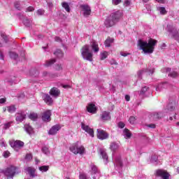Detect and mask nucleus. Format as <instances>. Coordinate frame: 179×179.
I'll return each mask as SVG.
<instances>
[{
    "instance_id": "f257e3e1",
    "label": "nucleus",
    "mask_w": 179,
    "mask_h": 179,
    "mask_svg": "<svg viewBox=\"0 0 179 179\" xmlns=\"http://www.w3.org/2000/svg\"><path fill=\"white\" fill-rule=\"evenodd\" d=\"M157 44V41L150 38L148 41H138V47L142 50V54L145 55H150L155 51V47Z\"/></svg>"
},
{
    "instance_id": "f03ea898",
    "label": "nucleus",
    "mask_w": 179,
    "mask_h": 179,
    "mask_svg": "<svg viewBox=\"0 0 179 179\" xmlns=\"http://www.w3.org/2000/svg\"><path fill=\"white\" fill-rule=\"evenodd\" d=\"M122 16V13L120 10H117L113 13H112L109 17H108L104 22L106 27H113L115 24L120 22V19H121Z\"/></svg>"
},
{
    "instance_id": "7ed1b4c3",
    "label": "nucleus",
    "mask_w": 179,
    "mask_h": 179,
    "mask_svg": "<svg viewBox=\"0 0 179 179\" xmlns=\"http://www.w3.org/2000/svg\"><path fill=\"white\" fill-rule=\"evenodd\" d=\"M166 31L169 33V36L174 38L177 41H179V32L177 28L173 25V24H169L166 28Z\"/></svg>"
},
{
    "instance_id": "20e7f679",
    "label": "nucleus",
    "mask_w": 179,
    "mask_h": 179,
    "mask_svg": "<svg viewBox=\"0 0 179 179\" xmlns=\"http://www.w3.org/2000/svg\"><path fill=\"white\" fill-rule=\"evenodd\" d=\"M89 48L90 47L87 45L83 47L82 51H81V55L83 59H86V61L92 62L93 61V53L90 52V50Z\"/></svg>"
},
{
    "instance_id": "39448f33",
    "label": "nucleus",
    "mask_w": 179,
    "mask_h": 179,
    "mask_svg": "<svg viewBox=\"0 0 179 179\" xmlns=\"http://www.w3.org/2000/svg\"><path fill=\"white\" fill-rule=\"evenodd\" d=\"M17 167L15 166H10L8 167L6 169L3 171V173L6 177L8 178H13L15 177V174H17L19 172L17 171Z\"/></svg>"
},
{
    "instance_id": "423d86ee",
    "label": "nucleus",
    "mask_w": 179,
    "mask_h": 179,
    "mask_svg": "<svg viewBox=\"0 0 179 179\" xmlns=\"http://www.w3.org/2000/svg\"><path fill=\"white\" fill-rule=\"evenodd\" d=\"M70 150L72 153H74V155H83V153H85V147L82 145L79 146V142H77L71 145Z\"/></svg>"
},
{
    "instance_id": "0eeeda50",
    "label": "nucleus",
    "mask_w": 179,
    "mask_h": 179,
    "mask_svg": "<svg viewBox=\"0 0 179 179\" xmlns=\"http://www.w3.org/2000/svg\"><path fill=\"white\" fill-rule=\"evenodd\" d=\"M80 8L83 12L84 17H89L92 15V8L88 4H81Z\"/></svg>"
},
{
    "instance_id": "6e6552de",
    "label": "nucleus",
    "mask_w": 179,
    "mask_h": 179,
    "mask_svg": "<svg viewBox=\"0 0 179 179\" xmlns=\"http://www.w3.org/2000/svg\"><path fill=\"white\" fill-rule=\"evenodd\" d=\"M155 73V68L152 67V68H149L145 70H141L137 73V75L139 78V79H142V75L143 74H146V75H149V76L153 75V73Z\"/></svg>"
},
{
    "instance_id": "1a4fd4ad",
    "label": "nucleus",
    "mask_w": 179,
    "mask_h": 179,
    "mask_svg": "<svg viewBox=\"0 0 179 179\" xmlns=\"http://www.w3.org/2000/svg\"><path fill=\"white\" fill-rule=\"evenodd\" d=\"M81 128L83 131L87 132V134H89L90 136L92 138H94V131L93 129L90 128L89 125L85 124V122H81Z\"/></svg>"
},
{
    "instance_id": "9d476101",
    "label": "nucleus",
    "mask_w": 179,
    "mask_h": 179,
    "mask_svg": "<svg viewBox=\"0 0 179 179\" xmlns=\"http://www.w3.org/2000/svg\"><path fill=\"white\" fill-rule=\"evenodd\" d=\"M155 175L157 177H161L162 179H169L170 178V173L166 171L163 169H158L155 171Z\"/></svg>"
},
{
    "instance_id": "9b49d317",
    "label": "nucleus",
    "mask_w": 179,
    "mask_h": 179,
    "mask_svg": "<svg viewBox=\"0 0 179 179\" xmlns=\"http://www.w3.org/2000/svg\"><path fill=\"white\" fill-rule=\"evenodd\" d=\"M97 138L101 139V141H104V139L108 138V134L101 129H98L96 130Z\"/></svg>"
},
{
    "instance_id": "f8f14e48",
    "label": "nucleus",
    "mask_w": 179,
    "mask_h": 179,
    "mask_svg": "<svg viewBox=\"0 0 179 179\" xmlns=\"http://www.w3.org/2000/svg\"><path fill=\"white\" fill-rule=\"evenodd\" d=\"M26 120V113L24 111H20L15 114V121L17 124L23 122Z\"/></svg>"
},
{
    "instance_id": "ddd939ff",
    "label": "nucleus",
    "mask_w": 179,
    "mask_h": 179,
    "mask_svg": "<svg viewBox=\"0 0 179 179\" xmlns=\"http://www.w3.org/2000/svg\"><path fill=\"white\" fill-rule=\"evenodd\" d=\"M90 169H91V174L92 176H93L94 179L97 178V177H100V171L99 170V168L96 166V165L92 164L90 165Z\"/></svg>"
},
{
    "instance_id": "4468645a",
    "label": "nucleus",
    "mask_w": 179,
    "mask_h": 179,
    "mask_svg": "<svg viewBox=\"0 0 179 179\" xmlns=\"http://www.w3.org/2000/svg\"><path fill=\"white\" fill-rule=\"evenodd\" d=\"M10 146H11V148H13V149H19L24 146V143L23 141L16 140L14 141H10Z\"/></svg>"
},
{
    "instance_id": "2eb2a0df",
    "label": "nucleus",
    "mask_w": 179,
    "mask_h": 179,
    "mask_svg": "<svg viewBox=\"0 0 179 179\" xmlns=\"http://www.w3.org/2000/svg\"><path fill=\"white\" fill-rule=\"evenodd\" d=\"M115 167L117 170H121L122 169V161L121 160V156L118 155L115 157Z\"/></svg>"
},
{
    "instance_id": "dca6fc26",
    "label": "nucleus",
    "mask_w": 179,
    "mask_h": 179,
    "mask_svg": "<svg viewBox=\"0 0 179 179\" xmlns=\"http://www.w3.org/2000/svg\"><path fill=\"white\" fill-rule=\"evenodd\" d=\"M150 89L148 86H143L141 88V90L139 93V97L140 99H143V97H146L148 96V93H150L149 92Z\"/></svg>"
},
{
    "instance_id": "f3484780",
    "label": "nucleus",
    "mask_w": 179,
    "mask_h": 179,
    "mask_svg": "<svg viewBox=\"0 0 179 179\" xmlns=\"http://www.w3.org/2000/svg\"><path fill=\"white\" fill-rule=\"evenodd\" d=\"M42 120L44 122H50L51 121V110H46L42 115Z\"/></svg>"
},
{
    "instance_id": "a211bd4d",
    "label": "nucleus",
    "mask_w": 179,
    "mask_h": 179,
    "mask_svg": "<svg viewBox=\"0 0 179 179\" xmlns=\"http://www.w3.org/2000/svg\"><path fill=\"white\" fill-rule=\"evenodd\" d=\"M163 117V113L162 112H152L150 114V120H154L155 121H157V120H160Z\"/></svg>"
},
{
    "instance_id": "6ab92c4d",
    "label": "nucleus",
    "mask_w": 179,
    "mask_h": 179,
    "mask_svg": "<svg viewBox=\"0 0 179 179\" xmlns=\"http://www.w3.org/2000/svg\"><path fill=\"white\" fill-rule=\"evenodd\" d=\"M99 153H100V156H101L103 162H105V164H107V163H108V155H107V152H106V150H104L103 148H100Z\"/></svg>"
},
{
    "instance_id": "aec40b11",
    "label": "nucleus",
    "mask_w": 179,
    "mask_h": 179,
    "mask_svg": "<svg viewBox=\"0 0 179 179\" xmlns=\"http://www.w3.org/2000/svg\"><path fill=\"white\" fill-rule=\"evenodd\" d=\"M59 129H61V126L59 124H55L51 127L48 131V134L49 135H56Z\"/></svg>"
},
{
    "instance_id": "412c9836",
    "label": "nucleus",
    "mask_w": 179,
    "mask_h": 179,
    "mask_svg": "<svg viewBox=\"0 0 179 179\" xmlns=\"http://www.w3.org/2000/svg\"><path fill=\"white\" fill-rule=\"evenodd\" d=\"M43 99L44 100L45 103H46V104H48V106H51V104L54 103L52 98H51V96L48 94H44L43 95Z\"/></svg>"
},
{
    "instance_id": "4be33fe9",
    "label": "nucleus",
    "mask_w": 179,
    "mask_h": 179,
    "mask_svg": "<svg viewBox=\"0 0 179 179\" xmlns=\"http://www.w3.org/2000/svg\"><path fill=\"white\" fill-rule=\"evenodd\" d=\"M50 94L52 96V97H58L59 94H61V91L57 87H53L50 91Z\"/></svg>"
},
{
    "instance_id": "5701e85b",
    "label": "nucleus",
    "mask_w": 179,
    "mask_h": 179,
    "mask_svg": "<svg viewBox=\"0 0 179 179\" xmlns=\"http://www.w3.org/2000/svg\"><path fill=\"white\" fill-rule=\"evenodd\" d=\"M101 119L102 121H109L111 120V115H110V112L103 111L101 115Z\"/></svg>"
},
{
    "instance_id": "b1692460",
    "label": "nucleus",
    "mask_w": 179,
    "mask_h": 179,
    "mask_svg": "<svg viewBox=\"0 0 179 179\" xmlns=\"http://www.w3.org/2000/svg\"><path fill=\"white\" fill-rule=\"evenodd\" d=\"M87 110L88 111V113L94 114L96 113V111H97V108H96V105H94V103H90L87 107Z\"/></svg>"
},
{
    "instance_id": "393cba45",
    "label": "nucleus",
    "mask_w": 179,
    "mask_h": 179,
    "mask_svg": "<svg viewBox=\"0 0 179 179\" xmlns=\"http://www.w3.org/2000/svg\"><path fill=\"white\" fill-rule=\"evenodd\" d=\"M25 170L28 172V174H29L30 177H31L32 178H34V177H36V169L34 168L28 166L25 169Z\"/></svg>"
},
{
    "instance_id": "a878e982",
    "label": "nucleus",
    "mask_w": 179,
    "mask_h": 179,
    "mask_svg": "<svg viewBox=\"0 0 179 179\" xmlns=\"http://www.w3.org/2000/svg\"><path fill=\"white\" fill-rule=\"evenodd\" d=\"M176 107H177V102L173 101L168 104V106H166V108L168 111L171 112L176 110Z\"/></svg>"
},
{
    "instance_id": "bb28decb",
    "label": "nucleus",
    "mask_w": 179,
    "mask_h": 179,
    "mask_svg": "<svg viewBox=\"0 0 179 179\" xmlns=\"http://www.w3.org/2000/svg\"><path fill=\"white\" fill-rule=\"evenodd\" d=\"M120 148V143L114 141L110 143V149L112 150V152H115V150H117V149Z\"/></svg>"
},
{
    "instance_id": "cd10ccee",
    "label": "nucleus",
    "mask_w": 179,
    "mask_h": 179,
    "mask_svg": "<svg viewBox=\"0 0 179 179\" xmlns=\"http://www.w3.org/2000/svg\"><path fill=\"white\" fill-rule=\"evenodd\" d=\"M123 136L125 138V139H129L131 138V136H132V133H131L129 129L125 128L123 130Z\"/></svg>"
},
{
    "instance_id": "c85d7f7f",
    "label": "nucleus",
    "mask_w": 179,
    "mask_h": 179,
    "mask_svg": "<svg viewBox=\"0 0 179 179\" xmlns=\"http://www.w3.org/2000/svg\"><path fill=\"white\" fill-rule=\"evenodd\" d=\"M91 47L94 52H99V51H100V48H99V44H97V42L94 41L92 42Z\"/></svg>"
},
{
    "instance_id": "c756f323",
    "label": "nucleus",
    "mask_w": 179,
    "mask_h": 179,
    "mask_svg": "<svg viewBox=\"0 0 179 179\" xmlns=\"http://www.w3.org/2000/svg\"><path fill=\"white\" fill-rule=\"evenodd\" d=\"M166 87H167V83H162L157 86L156 90L157 92H161V90L166 89Z\"/></svg>"
},
{
    "instance_id": "7c9ffc66",
    "label": "nucleus",
    "mask_w": 179,
    "mask_h": 179,
    "mask_svg": "<svg viewBox=\"0 0 179 179\" xmlns=\"http://www.w3.org/2000/svg\"><path fill=\"white\" fill-rule=\"evenodd\" d=\"M113 43H114V38L108 37L104 42L105 47H111V44H113Z\"/></svg>"
},
{
    "instance_id": "2f4dec72",
    "label": "nucleus",
    "mask_w": 179,
    "mask_h": 179,
    "mask_svg": "<svg viewBox=\"0 0 179 179\" xmlns=\"http://www.w3.org/2000/svg\"><path fill=\"white\" fill-rule=\"evenodd\" d=\"M157 160H159V157L157 155L154 154L150 159V163H152V164H157Z\"/></svg>"
},
{
    "instance_id": "473e14b6",
    "label": "nucleus",
    "mask_w": 179,
    "mask_h": 179,
    "mask_svg": "<svg viewBox=\"0 0 179 179\" xmlns=\"http://www.w3.org/2000/svg\"><path fill=\"white\" fill-rule=\"evenodd\" d=\"M29 75L31 76H34L35 78L40 75V71L36 69H31L29 71Z\"/></svg>"
},
{
    "instance_id": "72a5a7b5",
    "label": "nucleus",
    "mask_w": 179,
    "mask_h": 179,
    "mask_svg": "<svg viewBox=\"0 0 179 179\" xmlns=\"http://www.w3.org/2000/svg\"><path fill=\"white\" fill-rule=\"evenodd\" d=\"M24 130L26 131V132L29 134V135H31V134H33V127H31L30 124H25Z\"/></svg>"
},
{
    "instance_id": "f704fd0d",
    "label": "nucleus",
    "mask_w": 179,
    "mask_h": 179,
    "mask_svg": "<svg viewBox=\"0 0 179 179\" xmlns=\"http://www.w3.org/2000/svg\"><path fill=\"white\" fill-rule=\"evenodd\" d=\"M54 54L56 57H57V58H62V57H64V52L60 49L56 50Z\"/></svg>"
},
{
    "instance_id": "c9c22d12",
    "label": "nucleus",
    "mask_w": 179,
    "mask_h": 179,
    "mask_svg": "<svg viewBox=\"0 0 179 179\" xmlns=\"http://www.w3.org/2000/svg\"><path fill=\"white\" fill-rule=\"evenodd\" d=\"M55 62H57V60H55V59H52L50 60H47L43 65L44 66H51V65L55 64Z\"/></svg>"
},
{
    "instance_id": "e433bc0d",
    "label": "nucleus",
    "mask_w": 179,
    "mask_h": 179,
    "mask_svg": "<svg viewBox=\"0 0 179 179\" xmlns=\"http://www.w3.org/2000/svg\"><path fill=\"white\" fill-rule=\"evenodd\" d=\"M62 6L65 9L66 12H71V7H69V4L66 2L62 3Z\"/></svg>"
},
{
    "instance_id": "4c0bfd02",
    "label": "nucleus",
    "mask_w": 179,
    "mask_h": 179,
    "mask_svg": "<svg viewBox=\"0 0 179 179\" xmlns=\"http://www.w3.org/2000/svg\"><path fill=\"white\" fill-rule=\"evenodd\" d=\"M41 150H42V153H44V155H46V156H50L51 153L47 146H43Z\"/></svg>"
},
{
    "instance_id": "58836bf2",
    "label": "nucleus",
    "mask_w": 179,
    "mask_h": 179,
    "mask_svg": "<svg viewBox=\"0 0 179 179\" xmlns=\"http://www.w3.org/2000/svg\"><path fill=\"white\" fill-rule=\"evenodd\" d=\"M7 111H8L10 114H13V113L16 111V107H15V105L8 106Z\"/></svg>"
},
{
    "instance_id": "ea45409f",
    "label": "nucleus",
    "mask_w": 179,
    "mask_h": 179,
    "mask_svg": "<svg viewBox=\"0 0 179 179\" xmlns=\"http://www.w3.org/2000/svg\"><path fill=\"white\" fill-rule=\"evenodd\" d=\"M157 10H159L160 15H166V13H167V10H166V8L164 7H160L158 6L157 8Z\"/></svg>"
},
{
    "instance_id": "a19ab883",
    "label": "nucleus",
    "mask_w": 179,
    "mask_h": 179,
    "mask_svg": "<svg viewBox=\"0 0 179 179\" xmlns=\"http://www.w3.org/2000/svg\"><path fill=\"white\" fill-rule=\"evenodd\" d=\"M29 118L32 121H36V120L38 118V115H37V113H31L29 114Z\"/></svg>"
},
{
    "instance_id": "79ce46f5",
    "label": "nucleus",
    "mask_w": 179,
    "mask_h": 179,
    "mask_svg": "<svg viewBox=\"0 0 179 179\" xmlns=\"http://www.w3.org/2000/svg\"><path fill=\"white\" fill-rule=\"evenodd\" d=\"M9 55L11 59H17L19 58V55L15 52H10Z\"/></svg>"
},
{
    "instance_id": "37998d69",
    "label": "nucleus",
    "mask_w": 179,
    "mask_h": 179,
    "mask_svg": "<svg viewBox=\"0 0 179 179\" xmlns=\"http://www.w3.org/2000/svg\"><path fill=\"white\" fill-rule=\"evenodd\" d=\"M23 24H24V26H26V27H30V26H31V21H30V20L25 18L23 20Z\"/></svg>"
},
{
    "instance_id": "c03bdc74",
    "label": "nucleus",
    "mask_w": 179,
    "mask_h": 179,
    "mask_svg": "<svg viewBox=\"0 0 179 179\" xmlns=\"http://www.w3.org/2000/svg\"><path fill=\"white\" fill-rule=\"evenodd\" d=\"M108 56V53L107 52H101L100 55V58L101 61H103V59H106L107 57Z\"/></svg>"
},
{
    "instance_id": "a18cd8bd",
    "label": "nucleus",
    "mask_w": 179,
    "mask_h": 179,
    "mask_svg": "<svg viewBox=\"0 0 179 179\" xmlns=\"http://www.w3.org/2000/svg\"><path fill=\"white\" fill-rule=\"evenodd\" d=\"M48 169H49L48 166H42L39 167V170L42 173H45L46 171H48Z\"/></svg>"
},
{
    "instance_id": "49530a36",
    "label": "nucleus",
    "mask_w": 179,
    "mask_h": 179,
    "mask_svg": "<svg viewBox=\"0 0 179 179\" xmlns=\"http://www.w3.org/2000/svg\"><path fill=\"white\" fill-rule=\"evenodd\" d=\"M145 9L146 10H145V9L143 10L144 13H149V12H150V10H151L152 8L150 7V5L146 4Z\"/></svg>"
},
{
    "instance_id": "de8ad7c7",
    "label": "nucleus",
    "mask_w": 179,
    "mask_h": 179,
    "mask_svg": "<svg viewBox=\"0 0 179 179\" xmlns=\"http://www.w3.org/2000/svg\"><path fill=\"white\" fill-rule=\"evenodd\" d=\"M1 38H3L4 43H7L9 41V38L5 34H1Z\"/></svg>"
},
{
    "instance_id": "09e8293b",
    "label": "nucleus",
    "mask_w": 179,
    "mask_h": 179,
    "mask_svg": "<svg viewBox=\"0 0 179 179\" xmlns=\"http://www.w3.org/2000/svg\"><path fill=\"white\" fill-rule=\"evenodd\" d=\"M50 73L48 71H43L42 76L43 78H45V79H50Z\"/></svg>"
},
{
    "instance_id": "8fccbe9b",
    "label": "nucleus",
    "mask_w": 179,
    "mask_h": 179,
    "mask_svg": "<svg viewBox=\"0 0 179 179\" xmlns=\"http://www.w3.org/2000/svg\"><path fill=\"white\" fill-rule=\"evenodd\" d=\"M55 78H58V73H50L49 76V79H55Z\"/></svg>"
},
{
    "instance_id": "3c124183",
    "label": "nucleus",
    "mask_w": 179,
    "mask_h": 179,
    "mask_svg": "<svg viewBox=\"0 0 179 179\" xmlns=\"http://www.w3.org/2000/svg\"><path fill=\"white\" fill-rule=\"evenodd\" d=\"M10 125H12V122L5 123L3 126V129H9V128H10Z\"/></svg>"
},
{
    "instance_id": "603ef678",
    "label": "nucleus",
    "mask_w": 179,
    "mask_h": 179,
    "mask_svg": "<svg viewBox=\"0 0 179 179\" xmlns=\"http://www.w3.org/2000/svg\"><path fill=\"white\" fill-rule=\"evenodd\" d=\"M15 8L17 9V10H22V7H20V2L17 1L15 3Z\"/></svg>"
},
{
    "instance_id": "864d4df0",
    "label": "nucleus",
    "mask_w": 179,
    "mask_h": 179,
    "mask_svg": "<svg viewBox=\"0 0 179 179\" xmlns=\"http://www.w3.org/2000/svg\"><path fill=\"white\" fill-rule=\"evenodd\" d=\"M3 157H5V159H8V157L10 156V152H9V151H4L3 153Z\"/></svg>"
},
{
    "instance_id": "5fc2aeb1",
    "label": "nucleus",
    "mask_w": 179,
    "mask_h": 179,
    "mask_svg": "<svg viewBox=\"0 0 179 179\" xmlns=\"http://www.w3.org/2000/svg\"><path fill=\"white\" fill-rule=\"evenodd\" d=\"M55 71H62V66L61 64H55Z\"/></svg>"
},
{
    "instance_id": "6e6d98bb",
    "label": "nucleus",
    "mask_w": 179,
    "mask_h": 179,
    "mask_svg": "<svg viewBox=\"0 0 179 179\" xmlns=\"http://www.w3.org/2000/svg\"><path fill=\"white\" fill-rule=\"evenodd\" d=\"M117 127H118V128H120L121 129H122V128L125 127V123L122 122H119L117 123Z\"/></svg>"
},
{
    "instance_id": "4d7b16f0",
    "label": "nucleus",
    "mask_w": 179,
    "mask_h": 179,
    "mask_svg": "<svg viewBox=\"0 0 179 179\" xmlns=\"http://www.w3.org/2000/svg\"><path fill=\"white\" fill-rule=\"evenodd\" d=\"M44 13H45V11L43 9H38L37 10V15H38L39 16H43V15H44Z\"/></svg>"
},
{
    "instance_id": "13d9d810",
    "label": "nucleus",
    "mask_w": 179,
    "mask_h": 179,
    "mask_svg": "<svg viewBox=\"0 0 179 179\" xmlns=\"http://www.w3.org/2000/svg\"><path fill=\"white\" fill-rule=\"evenodd\" d=\"M169 76H171V78H177V76H178V73L176 71H173L169 74Z\"/></svg>"
},
{
    "instance_id": "bf43d9fd",
    "label": "nucleus",
    "mask_w": 179,
    "mask_h": 179,
    "mask_svg": "<svg viewBox=\"0 0 179 179\" xmlns=\"http://www.w3.org/2000/svg\"><path fill=\"white\" fill-rule=\"evenodd\" d=\"M31 159H33V155H31V154H27L26 155L25 160L30 161V160H31Z\"/></svg>"
},
{
    "instance_id": "052dcab7",
    "label": "nucleus",
    "mask_w": 179,
    "mask_h": 179,
    "mask_svg": "<svg viewBox=\"0 0 179 179\" xmlns=\"http://www.w3.org/2000/svg\"><path fill=\"white\" fill-rule=\"evenodd\" d=\"M130 124H131L132 125H134V124H135V117L134 116H131L129 117V120Z\"/></svg>"
},
{
    "instance_id": "680f3d73",
    "label": "nucleus",
    "mask_w": 179,
    "mask_h": 179,
    "mask_svg": "<svg viewBox=\"0 0 179 179\" xmlns=\"http://www.w3.org/2000/svg\"><path fill=\"white\" fill-rule=\"evenodd\" d=\"M145 127H147V128H151L152 129H155V128H156V124H145Z\"/></svg>"
},
{
    "instance_id": "e2e57ef3",
    "label": "nucleus",
    "mask_w": 179,
    "mask_h": 179,
    "mask_svg": "<svg viewBox=\"0 0 179 179\" xmlns=\"http://www.w3.org/2000/svg\"><path fill=\"white\" fill-rule=\"evenodd\" d=\"M79 179H87V176L85 173H80Z\"/></svg>"
},
{
    "instance_id": "0e129e2a",
    "label": "nucleus",
    "mask_w": 179,
    "mask_h": 179,
    "mask_svg": "<svg viewBox=\"0 0 179 179\" xmlns=\"http://www.w3.org/2000/svg\"><path fill=\"white\" fill-rule=\"evenodd\" d=\"M0 145L1 148H5L6 146V143L5 142V140L3 139L0 140Z\"/></svg>"
},
{
    "instance_id": "69168bd1",
    "label": "nucleus",
    "mask_w": 179,
    "mask_h": 179,
    "mask_svg": "<svg viewBox=\"0 0 179 179\" xmlns=\"http://www.w3.org/2000/svg\"><path fill=\"white\" fill-rule=\"evenodd\" d=\"M122 0H112L113 5H120Z\"/></svg>"
},
{
    "instance_id": "338daca9",
    "label": "nucleus",
    "mask_w": 179,
    "mask_h": 179,
    "mask_svg": "<svg viewBox=\"0 0 179 179\" xmlns=\"http://www.w3.org/2000/svg\"><path fill=\"white\" fill-rule=\"evenodd\" d=\"M34 10V8L33 6H29L27 8V12H33Z\"/></svg>"
},
{
    "instance_id": "774afa93",
    "label": "nucleus",
    "mask_w": 179,
    "mask_h": 179,
    "mask_svg": "<svg viewBox=\"0 0 179 179\" xmlns=\"http://www.w3.org/2000/svg\"><path fill=\"white\" fill-rule=\"evenodd\" d=\"M120 55H122V57H127L128 55H129V53H127L125 52H121Z\"/></svg>"
}]
</instances>
